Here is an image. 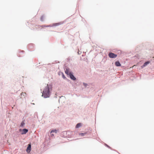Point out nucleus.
<instances>
[{"label":"nucleus","instance_id":"nucleus-1","mask_svg":"<svg viewBox=\"0 0 154 154\" xmlns=\"http://www.w3.org/2000/svg\"><path fill=\"white\" fill-rule=\"evenodd\" d=\"M51 85H47L43 91L42 96L45 98L49 97L50 95V90H51Z\"/></svg>","mask_w":154,"mask_h":154},{"label":"nucleus","instance_id":"nucleus-2","mask_svg":"<svg viewBox=\"0 0 154 154\" xmlns=\"http://www.w3.org/2000/svg\"><path fill=\"white\" fill-rule=\"evenodd\" d=\"M108 55L109 57L111 58H115L117 56V55L116 54H115L112 52L110 53Z\"/></svg>","mask_w":154,"mask_h":154},{"label":"nucleus","instance_id":"nucleus-3","mask_svg":"<svg viewBox=\"0 0 154 154\" xmlns=\"http://www.w3.org/2000/svg\"><path fill=\"white\" fill-rule=\"evenodd\" d=\"M31 145L30 144H29L28 145V146L27 148L26 151L28 153H29L31 151Z\"/></svg>","mask_w":154,"mask_h":154},{"label":"nucleus","instance_id":"nucleus-4","mask_svg":"<svg viewBox=\"0 0 154 154\" xmlns=\"http://www.w3.org/2000/svg\"><path fill=\"white\" fill-rule=\"evenodd\" d=\"M69 75L70 78L73 80H76V78L70 72L69 73Z\"/></svg>","mask_w":154,"mask_h":154},{"label":"nucleus","instance_id":"nucleus-5","mask_svg":"<svg viewBox=\"0 0 154 154\" xmlns=\"http://www.w3.org/2000/svg\"><path fill=\"white\" fill-rule=\"evenodd\" d=\"M28 131V130L26 129H23V130L22 132V134H26L27 132Z\"/></svg>","mask_w":154,"mask_h":154},{"label":"nucleus","instance_id":"nucleus-6","mask_svg":"<svg viewBox=\"0 0 154 154\" xmlns=\"http://www.w3.org/2000/svg\"><path fill=\"white\" fill-rule=\"evenodd\" d=\"M115 65L117 66H120L121 65V64L119 61H116L115 63Z\"/></svg>","mask_w":154,"mask_h":154},{"label":"nucleus","instance_id":"nucleus-7","mask_svg":"<svg viewBox=\"0 0 154 154\" xmlns=\"http://www.w3.org/2000/svg\"><path fill=\"white\" fill-rule=\"evenodd\" d=\"M149 63H150L149 61H147V62H146L145 63H144L143 65V66L142 67H143L145 66H146Z\"/></svg>","mask_w":154,"mask_h":154},{"label":"nucleus","instance_id":"nucleus-8","mask_svg":"<svg viewBox=\"0 0 154 154\" xmlns=\"http://www.w3.org/2000/svg\"><path fill=\"white\" fill-rule=\"evenodd\" d=\"M81 125V124L80 123H79L77 124L76 125V126L75 128H78L80 127Z\"/></svg>","mask_w":154,"mask_h":154},{"label":"nucleus","instance_id":"nucleus-9","mask_svg":"<svg viewBox=\"0 0 154 154\" xmlns=\"http://www.w3.org/2000/svg\"><path fill=\"white\" fill-rule=\"evenodd\" d=\"M45 18V17L44 15H42V16L40 18L41 20L42 21H43L44 20V19Z\"/></svg>","mask_w":154,"mask_h":154},{"label":"nucleus","instance_id":"nucleus-10","mask_svg":"<svg viewBox=\"0 0 154 154\" xmlns=\"http://www.w3.org/2000/svg\"><path fill=\"white\" fill-rule=\"evenodd\" d=\"M57 131L56 130H53L51 131V133H53V132H55V133H57Z\"/></svg>","mask_w":154,"mask_h":154},{"label":"nucleus","instance_id":"nucleus-11","mask_svg":"<svg viewBox=\"0 0 154 154\" xmlns=\"http://www.w3.org/2000/svg\"><path fill=\"white\" fill-rule=\"evenodd\" d=\"M24 124L25 123L23 121L21 124L20 126L23 127L24 125Z\"/></svg>","mask_w":154,"mask_h":154},{"label":"nucleus","instance_id":"nucleus-12","mask_svg":"<svg viewBox=\"0 0 154 154\" xmlns=\"http://www.w3.org/2000/svg\"><path fill=\"white\" fill-rule=\"evenodd\" d=\"M65 73L66 74H67L68 75L69 74V71L67 69H66V70L65 71Z\"/></svg>","mask_w":154,"mask_h":154},{"label":"nucleus","instance_id":"nucleus-13","mask_svg":"<svg viewBox=\"0 0 154 154\" xmlns=\"http://www.w3.org/2000/svg\"><path fill=\"white\" fill-rule=\"evenodd\" d=\"M85 134L83 133H81L79 134L80 135H81L82 136H84V135Z\"/></svg>","mask_w":154,"mask_h":154},{"label":"nucleus","instance_id":"nucleus-14","mask_svg":"<svg viewBox=\"0 0 154 154\" xmlns=\"http://www.w3.org/2000/svg\"><path fill=\"white\" fill-rule=\"evenodd\" d=\"M83 84H84V85L85 86V87L86 86V85H87V84L86 83H84Z\"/></svg>","mask_w":154,"mask_h":154},{"label":"nucleus","instance_id":"nucleus-15","mask_svg":"<svg viewBox=\"0 0 154 154\" xmlns=\"http://www.w3.org/2000/svg\"><path fill=\"white\" fill-rule=\"evenodd\" d=\"M63 77L64 78V79L66 78V77H65L63 74Z\"/></svg>","mask_w":154,"mask_h":154},{"label":"nucleus","instance_id":"nucleus-16","mask_svg":"<svg viewBox=\"0 0 154 154\" xmlns=\"http://www.w3.org/2000/svg\"><path fill=\"white\" fill-rule=\"evenodd\" d=\"M24 94L23 93H22L21 94V95H22V94Z\"/></svg>","mask_w":154,"mask_h":154},{"label":"nucleus","instance_id":"nucleus-17","mask_svg":"<svg viewBox=\"0 0 154 154\" xmlns=\"http://www.w3.org/2000/svg\"><path fill=\"white\" fill-rule=\"evenodd\" d=\"M56 24L57 25H58V23H57V24Z\"/></svg>","mask_w":154,"mask_h":154},{"label":"nucleus","instance_id":"nucleus-18","mask_svg":"<svg viewBox=\"0 0 154 154\" xmlns=\"http://www.w3.org/2000/svg\"><path fill=\"white\" fill-rule=\"evenodd\" d=\"M51 135H53V136H54V134H52Z\"/></svg>","mask_w":154,"mask_h":154}]
</instances>
